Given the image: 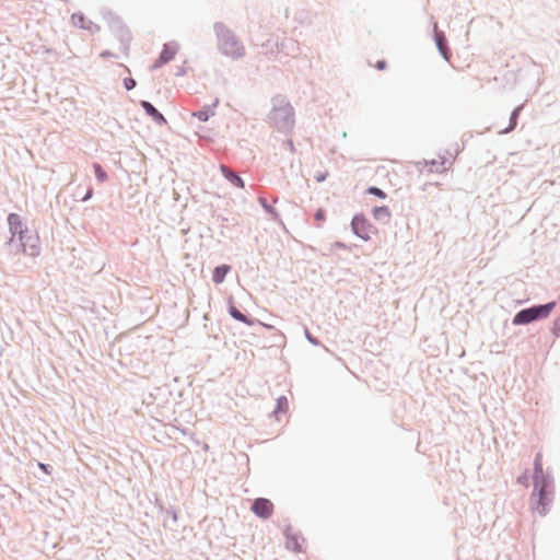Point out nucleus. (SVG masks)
Listing matches in <instances>:
<instances>
[{
  "mask_svg": "<svg viewBox=\"0 0 560 560\" xmlns=\"http://www.w3.org/2000/svg\"><path fill=\"white\" fill-rule=\"evenodd\" d=\"M285 536V547L294 552L301 551L300 538L301 536L292 533L291 525H288L283 532Z\"/></svg>",
  "mask_w": 560,
  "mask_h": 560,
  "instance_id": "nucleus-13",
  "label": "nucleus"
},
{
  "mask_svg": "<svg viewBox=\"0 0 560 560\" xmlns=\"http://www.w3.org/2000/svg\"><path fill=\"white\" fill-rule=\"evenodd\" d=\"M366 194L375 196L380 199H385L387 197V194L377 186H369L366 189Z\"/></svg>",
  "mask_w": 560,
  "mask_h": 560,
  "instance_id": "nucleus-25",
  "label": "nucleus"
},
{
  "mask_svg": "<svg viewBox=\"0 0 560 560\" xmlns=\"http://www.w3.org/2000/svg\"><path fill=\"white\" fill-rule=\"evenodd\" d=\"M325 178H326V174H319V175L316 177L317 182H319V183L324 182V180H325Z\"/></svg>",
  "mask_w": 560,
  "mask_h": 560,
  "instance_id": "nucleus-41",
  "label": "nucleus"
},
{
  "mask_svg": "<svg viewBox=\"0 0 560 560\" xmlns=\"http://www.w3.org/2000/svg\"><path fill=\"white\" fill-rule=\"evenodd\" d=\"M268 122L281 133H289L295 125L294 108L287 96L278 94L271 98Z\"/></svg>",
  "mask_w": 560,
  "mask_h": 560,
  "instance_id": "nucleus-1",
  "label": "nucleus"
},
{
  "mask_svg": "<svg viewBox=\"0 0 560 560\" xmlns=\"http://www.w3.org/2000/svg\"><path fill=\"white\" fill-rule=\"evenodd\" d=\"M72 21L75 26H80L84 30L88 28V26L85 25V16L82 13H73Z\"/></svg>",
  "mask_w": 560,
  "mask_h": 560,
  "instance_id": "nucleus-27",
  "label": "nucleus"
},
{
  "mask_svg": "<svg viewBox=\"0 0 560 560\" xmlns=\"http://www.w3.org/2000/svg\"><path fill=\"white\" fill-rule=\"evenodd\" d=\"M325 217H326V213H325V210L323 209H317L315 214H314V219L316 221H324L325 220Z\"/></svg>",
  "mask_w": 560,
  "mask_h": 560,
  "instance_id": "nucleus-35",
  "label": "nucleus"
},
{
  "mask_svg": "<svg viewBox=\"0 0 560 560\" xmlns=\"http://www.w3.org/2000/svg\"><path fill=\"white\" fill-rule=\"evenodd\" d=\"M94 190L92 186H89L84 196L80 199L82 202L89 201L93 197Z\"/></svg>",
  "mask_w": 560,
  "mask_h": 560,
  "instance_id": "nucleus-31",
  "label": "nucleus"
},
{
  "mask_svg": "<svg viewBox=\"0 0 560 560\" xmlns=\"http://www.w3.org/2000/svg\"><path fill=\"white\" fill-rule=\"evenodd\" d=\"M7 220L9 231L11 233V238L9 240L8 245L10 248H13L15 237L19 240L24 234V230H28V228L23 224L21 217L16 213H10Z\"/></svg>",
  "mask_w": 560,
  "mask_h": 560,
  "instance_id": "nucleus-7",
  "label": "nucleus"
},
{
  "mask_svg": "<svg viewBox=\"0 0 560 560\" xmlns=\"http://www.w3.org/2000/svg\"><path fill=\"white\" fill-rule=\"evenodd\" d=\"M387 67V62L385 60H377L375 63V68L377 70H384Z\"/></svg>",
  "mask_w": 560,
  "mask_h": 560,
  "instance_id": "nucleus-39",
  "label": "nucleus"
},
{
  "mask_svg": "<svg viewBox=\"0 0 560 560\" xmlns=\"http://www.w3.org/2000/svg\"><path fill=\"white\" fill-rule=\"evenodd\" d=\"M186 67L183 65V66H179L176 68V72H175V75L176 77H183L186 74Z\"/></svg>",
  "mask_w": 560,
  "mask_h": 560,
  "instance_id": "nucleus-38",
  "label": "nucleus"
},
{
  "mask_svg": "<svg viewBox=\"0 0 560 560\" xmlns=\"http://www.w3.org/2000/svg\"><path fill=\"white\" fill-rule=\"evenodd\" d=\"M140 106L144 110V113L151 117V119L158 124L159 126H163L167 124L164 115L149 101L142 100L140 101Z\"/></svg>",
  "mask_w": 560,
  "mask_h": 560,
  "instance_id": "nucleus-9",
  "label": "nucleus"
},
{
  "mask_svg": "<svg viewBox=\"0 0 560 560\" xmlns=\"http://www.w3.org/2000/svg\"><path fill=\"white\" fill-rule=\"evenodd\" d=\"M10 253L13 255L23 253L31 257H37L40 254V242L37 232L30 229L24 230V234L13 245V248H10Z\"/></svg>",
  "mask_w": 560,
  "mask_h": 560,
  "instance_id": "nucleus-5",
  "label": "nucleus"
},
{
  "mask_svg": "<svg viewBox=\"0 0 560 560\" xmlns=\"http://www.w3.org/2000/svg\"><path fill=\"white\" fill-rule=\"evenodd\" d=\"M160 511L164 512L167 516V518L163 521L164 527L174 529L173 525H175L178 520L176 510L173 506L164 508L163 505H160Z\"/></svg>",
  "mask_w": 560,
  "mask_h": 560,
  "instance_id": "nucleus-20",
  "label": "nucleus"
},
{
  "mask_svg": "<svg viewBox=\"0 0 560 560\" xmlns=\"http://www.w3.org/2000/svg\"><path fill=\"white\" fill-rule=\"evenodd\" d=\"M551 331L552 334L555 335V337H559L560 336V318L556 319L553 322V325H552V328H551Z\"/></svg>",
  "mask_w": 560,
  "mask_h": 560,
  "instance_id": "nucleus-32",
  "label": "nucleus"
},
{
  "mask_svg": "<svg viewBox=\"0 0 560 560\" xmlns=\"http://www.w3.org/2000/svg\"><path fill=\"white\" fill-rule=\"evenodd\" d=\"M178 50V44L176 42H170L163 45L160 52V57L167 63L174 59Z\"/></svg>",
  "mask_w": 560,
  "mask_h": 560,
  "instance_id": "nucleus-15",
  "label": "nucleus"
},
{
  "mask_svg": "<svg viewBox=\"0 0 560 560\" xmlns=\"http://www.w3.org/2000/svg\"><path fill=\"white\" fill-rule=\"evenodd\" d=\"M213 30L218 40L219 50L228 57L240 59L245 56V48L236 35L224 23L215 22Z\"/></svg>",
  "mask_w": 560,
  "mask_h": 560,
  "instance_id": "nucleus-2",
  "label": "nucleus"
},
{
  "mask_svg": "<svg viewBox=\"0 0 560 560\" xmlns=\"http://www.w3.org/2000/svg\"><path fill=\"white\" fill-rule=\"evenodd\" d=\"M540 480L547 481V480H551V478L544 474L541 455L537 454L534 459L533 481L536 482V481H540Z\"/></svg>",
  "mask_w": 560,
  "mask_h": 560,
  "instance_id": "nucleus-17",
  "label": "nucleus"
},
{
  "mask_svg": "<svg viewBox=\"0 0 560 560\" xmlns=\"http://www.w3.org/2000/svg\"><path fill=\"white\" fill-rule=\"evenodd\" d=\"M290 44H291L292 48H293L294 46H296V48L299 49V46H298V44H296V43H294V42L290 40Z\"/></svg>",
  "mask_w": 560,
  "mask_h": 560,
  "instance_id": "nucleus-42",
  "label": "nucleus"
},
{
  "mask_svg": "<svg viewBox=\"0 0 560 560\" xmlns=\"http://www.w3.org/2000/svg\"><path fill=\"white\" fill-rule=\"evenodd\" d=\"M434 42H435V45H436V48L439 50V52L441 54V56L445 59V60H448L452 56L451 54V50L447 46V39H446V36L444 34V32L442 31H439L436 27L434 28Z\"/></svg>",
  "mask_w": 560,
  "mask_h": 560,
  "instance_id": "nucleus-11",
  "label": "nucleus"
},
{
  "mask_svg": "<svg viewBox=\"0 0 560 560\" xmlns=\"http://www.w3.org/2000/svg\"><path fill=\"white\" fill-rule=\"evenodd\" d=\"M289 409V401L285 396H280L277 399L276 408L273 410L275 413H285Z\"/></svg>",
  "mask_w": 560,
  "mask_h": 560,
  "instance_id": "nucleus-24",
  "label": "nucleus"
},
{
  "mask_svg": "<svg viewBox=\"0 0 560 560\" xmlns=\"http://www.w3.org/2000/svg\"><path fill=\"white\" fill-rule=\"evenodd\" d=\"M164 65H166V62L159 56L155 61L153 62L151 69L152 70H156L161 67H163Z\"/></svg>",
  "mask_w": 560,
  "mask_h": 560,
  "instance_id": "nucleus-34",
  "label": "nucleus"
},
{
  "mask_svg": "<svg viewBox=\"0 0 560 560\" xmlns=\"http://www.w3.org/2000/svg\"><path fill=\"white\" fill-rule=\"evenodd\" d=\"M94 175L100 183H104L108 179L107 172L100 163H93Z\"/></svg>",
  "mask_w": 560,
  "mask_h": 560,
  "instance_id": "nucleus-23",
  "label": "nucleus"
},
{
  "mask_svg": "<svg viewBox=\"0 0 560 560\" xmlns=\"http://www.w3.org/2000/svg\"><path fill=\"white\" fill-rule=\"evenodd\" d=\"M219 104V98H215L211 105H206L199 110L192 113V116L198 118V120L205 122L208 121L212 116L215 115L214 108Z\"/></svg>",
  "mask_w": 560,
  "mask_h": 560,
  "instance_id": "nucleus-14",
  "label": "nucleus"
},
{
  "mask_svg": "<svg viewBox=\"0 0 560 560\" xmlns=\"http://www.w3.org/2000/svg\"><path fill=\"white\" fill-rule=\"evenodd\" d=\"M117 20H120L119 18H113V20L109 23V27L113 31V33H116V30L118 28Z\"/></svg>",
  "mask_w": 560,
  "mask_h": 560,
  "instance_id": "nucleus-37",
  "label": "nucleus"
},
{
  "mask_svg": "<svg viewBox=\"0 0 560 560\" xmlns=\"http://www.w3.org/2000/svg\"><path fill=\"white\" fill-rule=\"evenodd\" d=\"M220 171H221V174L222 176L228 180L230 182L233 186L237 187V188H244L245 187V182L244 179L241 177V175L233 171L231 167L224 165V164H221L220 165Z\"/></svg>",
  "mask_w": 560,
  "mask_h": 560,
  "instance_id": "nucleus-12",
  "label": "nucleus"
},
{
  "mask_svg": "<svg viewBox=\"0 0 560 560\" xmlns=\"http://www.w3.org/2000/svg\"><path fill=\"white\" fill-rule=\"evenodd\" d=\"M517 483L524 487L529 486V471L526 469L522 475L517 477Z\"/></svg>",
  "mask_w": 560,
  "mask_h": 560,
  "instance_id": "nucleus-28",
  "label": "nucleus"
},
{
  "mask_svg": "<svg viewBox=\"0 0 560 560\" xmlns=\"http://www.w3.org/2000/svg\"><path fill=\"white\" fill-rule=\"evenodd\" d=\"M556 306L557 302L550 301L545 304H535L529 307L522 308L514 315L512 324L515 326H521L545 319L549 317Z\"/></svg>",
  "mask_w": 560,
  "mask_h": 560,
  "instance_id": "nucleus-3",
  "label": "nucleus"
},
{
  "mask_svg": "<svg viewBox=\"0 0 560 560\" xmlns=\"http://www.w3.org/2000/svg\"><path fill=\"white\" fill-rule=\"evenodd\" d=\"M208 444H203V450H208Z\"/></svg>",
  "mask_w": 560,
  "mask_h": 560,
  "instance_id": "nucleus-43",
  "label": "nucleus"
},
{
  "mask_svg": "<svg viewBox=\"0 0 560 560\" xmlns=\"http://www.w3.org/2000/svg\"><path fill=\"white\" fill-rule=\"evenodd\" d=\"M228 312L230 314V316L237 320V322H241L247 326H253L257 319L255 318H252L249 317L248 315L244 314L233 302V299L230 298L229 299V303H228Z\"/></svg>",
  "mask_w": 560,
  "mask_h": 560,
  "instance_id": "nucleus-10",
  "label": "nucleus"
},
{
  "mask_svg": "<svg viewBox=\"0 0 560 560\" xmlns=\"http://www.w3.org/2000/svg\"><path fill=\"white\" fill-rule=\"evenodd\" d=\"M252 511L257 517L268 520L273 513V503L269 499L257 498L253 501Z\"/></svg>",
  "mask_w": 560,
  "mask_h": 560,
  "instance_id": "nucleus-8",
  "label": "nucleus"
},
{
  "mask_svg": "<svg viewBox=\"0 0 560 560\" xmlns=\"http://www.w3.org/2000/svg\"><path fill=\"white\" fill-rule=\"evenodd\" d=\"M283 147L285 149H288L290 152H294L295 151V148H294V143L291 139H287L283 141Z\"/></svg>",
  "mask_w": 560,
  "mask_h": 560,
  "instance_id": "nucleus-36",
  "label": "nucleus"
},
{
  "mask_svg": "<svg viewBox=\"0 0 560 560\" xmlns=\"http://www.w3.org/2000/svg\"><path fill=\"white\" fill-rule=\"evenodd\" d=\"M231 271V266L226 264L219 265L212 270V281L215 284L224 282L226 275Z\"/></svg>",
  "mask_w": 560,
  "mask_h": 560,
  "instance_id": "nucleus-19",
  "label": "nucleus"
},
{
  "mask_svg": "<svg viewBox=\"0 0 560 560\" xmlns=\"http://www.w3.org/2000/svg\"><path fill=\"white\" fill-rule=\"evenodd\" d=\"M332 248H338V249H346L347 248V245L342 242H335L332 245H331Z\"/></svg>",
  "mask_w": 560,
  "mask_h": 560,
  "instance_id": "nucleus-40",
  "label": "nucleus"
},
{
  "mask_svg": "<svg viewBox=\"0 0 560 560\" xmlns=\"http://www.w3.org/2000/svg\"><path fill=\"white\" fill-rule=\"evenodd\" d=\"M523 108H524V104L516 106L512 110V113L510 115V119H509V126L502 131V133H509L516 128L518 118H520V115H521Z\"/></svg>",
  "mask_w": 560,
  "mask_h": 560,
  "instance_id": "nucleus-21",
  "label": "nucleus"
},
{
  "mask_svg": "<svg viewBox=\"0 0 560 560\" xmlns=\"http://www.w3.org/2000/svg\"><path fill=\"white\" fill-rule=\"evenodd\" d=\"M37 466H38V467H39V469H40V470H43L45 474H47V475H50V474H51L52 467H51L49 464H44V463L38 462V463H37Z\"/></svg>",
  "mask_w": 560,
  "mask_h": 560,
  "instance_id": "nucleus-33",
  "label": "nucleus"
},
{
  "mask_svg": "<svg viewBox=\"0 0 560 560\" xmlns=\"http://www.w3.org/2000/svg\"><path fill=\"white\" fill-rule=\"evenodd\" d=\"M373 218L383 223L386 224L389 222L392 213L388 207L386 206H376L372 209Z\"/></svg>",
  "mask_w": 560,
  "mask_h": 560,
  "instance_id": "nucleus-16",
  "label": "nucleus"
},
{
  "mask_svg": "<svg viewBox=\"0 0 560 560\" xmlns=\"http://www.w3.org/2000/svg\"><path fill=\"white\" fill-rule=\"evenodd\" d=\"M117 23L118 28L116 30L115 35L124 46H128L132 39L131 33L121 20H117Z\"/></svg>",
  "mask_w": 560,
  "mask_h": 560,
  "instance_id": "nucleus-18",
  "label": "nucleus"
},
{
  "mask_svg": "<svg viewBox=\"0 0 560 560\" xmlns=\"http://www.w3.org/2000/svg\"><path fill=\"white\" fill-rule=\"evenodd\" d=\"M351 231L357 237L366 242L371 240L370 233L377 232V229L363 213H355L351 220Z\"/></svg>",
  "mask_w": 560,
  "mask_h": 560,
  "instance_id": "nucleus-6",
  "label": "nucleus"
},
{
  "mask_svg": "<svg viewBox=\"0 0 560 560\" xmlns=\"http://www.w3.org/2000/svg\"><path fill=\"white\" fill-rule=\"evenodd\" d=\"M446 160H442V161H435V160H432L428 165L430 166V172H436V173H440L442 171H444V164H445Z\"/></svg>",
  "mask_w": 560,
  "mask_h": 560,
  "instance_id": "nucleus-26",
  "label": "nucleus"
},
{
  "mask_svg": "<svg viewBox=\"0 0 560 560\" xmlns=\"http://www.w3.org/2000/svg\"><path fill=\"white\" fill-rule=\"evenodd\" d=\"M552 502V480L534 482L532 504L540 514L546 515Z\"/></svg>",
  "mask_w": 560,
  "mask_h": 560,
  "instance_id": "nucleus-4",
  "label": "nucleus"
},
{
  "mask_svg": "<svg viewBox=\"0 0 560 560\" xmlns=\"http://www.w3.org/2000/svg\"><path fill=\"white\" fill-rule=\"evenodd\" d=\"M258 202L261 206V208L271 217V219L273 221L279 222V223L282 222L279 212L271 205L268 203V200L265 197L260 196L258 198Z\"/></svg>",
  "mask_w": 560,
  "mask_h": 560,
  "instance_id": "nucleus-22",
  "label": "nucleus"
},
{
  "mask_svg": "<svg viewBox=\"0 0 560 560\" xmlns=\"http://www.w3.org/2000/svg\"><path fill=\"white\" fill-rule=\"evenodd\" d=\"M136 85H137V81L133 78L128 77V78L124 79V88L127 91L133 90L136 88Z\"/></svg>",
  "mask_w": 560,
  "mask_h": 560,
  "instance_id": "nucleus-29",
  "label": "nucleus"
},
{
  "mask_svg": "<svg viewBox=\"0 0 560 560\" xmlns=\"http://www.w3.org/2000/svg\"><path fill=\"white\" fill-rule=\"evenodd\" d=\"M305 338L308 340V342H311L314 346L319 345V340L316 337H314L308 329H305Z\"/></svg>",
  "mask_w": 560,
  "mask_h": 560,
  "instance_id": "nucleus-30",
  "label": "nucleus"
}]
</instances>
